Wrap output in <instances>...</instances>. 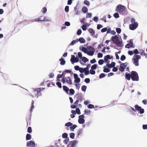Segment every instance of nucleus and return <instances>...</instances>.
I'll return each instance as SVG.
<instances>
[{
	"instance_id": "30",
	"label": "nucleus",
	"mask_w": 147,
	"mask_h": 147,
	"mask_svg": "<svg viewBox=\"0 0 147 147\" xmlns=\"http://www.w3.org/2000/svg\"><path fill=\"white\" fill-rule=\"evenodd\" d=\"M89 32L91 33L92 36L95 33L93 30L92 28H90L89 30Z\"/></svg>"
},
{
	"instance_id": "28",
	"label": "nucleus",
	"mask_w": 147,
	"mask_h": 147,
	"mask_svg": "<svg viewBox=\"0 0 147 147\" xmlns=\"http://www.w3.org/2000/svg\"><path fill=\"white\" fill-rule=\"evenodd\" d=\"M125 68L123 67V65H121V64L120 65V67L119 68V70L120 71L123 72L124 71Z\"/></svg>"
},
{
	"instance_id": "39",
	"label": "nucleus",
	"mask_w": 147,
	"mask_h": 147,
	"mask_svg": "<svg viewBox=\"0 0 147 147\" xmlns=\"http://www.w3.org/2000/svg\"><path fill=\"white\" fill-rule=\"evenodd\" d=\"M86 88H87V87H86V86H85V85H83L82 87V88H81L82 90V91L85 92L86 90Z\"/></svg>"
},
{
	"instance_id": "38",
	"label": "nucleus",
	"mask_w": 147,
	"mask_h": 147,
	"mask_svg": "<svg viewBox=\"0 0 147 147\" xmlns=\"http://www.w3.org/2000/svg\"><path fill=\"white\" fill-rule=\"evenodd\" d=\"M78 39H77L76 40H73L71 43L70 45H72L74 44L76 42H78Z\"/></svg>"
},
{
	"instance_id": "14",
	"label": "nucleus",
	"mask_w": 147,
	"mask_h": 147,
	"mask_svg": "<svg viewBox=\"0 0 147 147\" xmlns=\"http://www.w3.org/2000/svg\"><path fill=\"white\" fill-rule=\"evenodd\" d=\"M66 82L68 84L71 85L72 84V81L70 79V78L69 77H66Z\"/></svg>"
},
{
	"instance_id": "36",
	"label": "nucleus",
	"mask_w": 147,
	"mask_h": 147,
	"mask_svg": "<svg viewBox=\"0 0 147 147\" xmlns=\"http://www.w3.org/2000/svg\"><path fill=\"white\" fill-rule=\"evenodd\" d=\"M56 84L59 88H62L61 83L60 82H57L56 83Z\"/></svg>"
},
{
	"instance_id": "47",
	"label": "nucleus",
	"mask_w": 147,
	"mask_h": 147,
	"mask_svg": "<svg viewBox=\"0 0 147 147\" xmlns=\"http://www.w3.org/2000/svg\"><path fill=\"white\" fill-rule=\"evenodd\" d=\"M27 132L29 133H31L32 132V129L31 127H28L27 130Z\"/></svg>"
},
{
	"instance_id": "42",
	"label": "nucleus",
	"mask_w": 147,
	"mask_h": 147,
	"mask_svg": "<svg viewBox=\"0 0 147 147\" xmlns=\"http://www.w3.org/2000/svg\"><path fill=\"white\" fill-rule=\"evenodd\" d=\"M105 76V74L104 73H101L99 76V78H104Z\"/></svg>"
},
{
	"instance_id": "54",
	"label": "nucleus",
	"mask_w": 147,
	"mask_h": 147,
	"mask_svg": "<svg viewBox=\"0 0 147 147\" xmlns=\"http://www.w3.org/2000/svg\"><path fill=\"white\" fill-rule=\"evenodd\" d=\"M83 130L82 129H80L78 132V136L80 135L82 132Z\"/></svg>"
},
{
	"instance_id": "43",
	"label": "nucleus",
	"mask_w": 147,
	"mask_h": 147,
	"mask_svg": "<svg viewBox=\"0 0 147 147\" xmlns=\"http://www.w3.org/2000/svg\"><path fill=\"white\" fill-rule=\"evenodd\" d=\"M67 134L66 133H64L62 135V137L63 138H66L67 137Z\"/></svg>"
},
{
	"instance_id": "6",
	"label": "nucleus",
	"mask_w": 147,
	"mask_h": 147,
	"mask_svg": "<svg viewBox=\"0 0 147 147\" xmlns=\"http://www.w3.org/2000/svg\"><path fill=\"white\" fill-rule=\"evenodd\" d=\"M138 26V23L137 22H135L134 23L130 25L129 28L130 29L134 30L136 29Z\"/></svg>"
},
{
	"instance_id": "48",
	"label": "nucleus",
	"mask_w": 147,
	"mask_h": 147,
	"mask_svg": "<svg viewBox=\"0 0 147 147\" xmlns=\"http://www.w3.org/2000/svg\"><path fill=\"white\" fill-rule=\"evenodd\" d=\"M125 59V56L124 55H122L120 59L121 60L123 61Z\"/></svg>"
},
{
	"instance_id": "3",
	"label": "nucleus",
	"mask_w": 147,
	"mask_h": 147,
	"mask_svg": "<svg viewBox=\"0 0 147 147\" xmlns=\"http://www.w3.org/2000/svg\"><path fill=\"white\" fill-rule=\"evenodd\" d=\"M141 58V56L140 55H135L132 58L134 61V63L136 66L139 65V60Z\"/></svg>"
},
{
	"instance_id": "17",
	"label": "nucleus",
	"mask_w": 147,
	"mask_h": 147,
	"mask_svg": "<svg viewBox=\"0 0 147 147\" xmlns=\"http://www.w3.org/2000/svg\"><path fill=\"white\" fill-rule=\"evenodd\" d=\"M133 43L132 42H130L129 44H127L125 46V47L126 48H129L131 47H132V45Z\"/></svg>"
},
{
	"instance_id": "32",
	"label": "nucleus",
	"mask_w": 147,
	"mask_h": 147,
	"mask_svg": "<svg viewBox=\"0 0 147 147\" xmlns=\"http://www.w3.org/2000/svg\"><path fill=\"white\" fill-rule=\"evenodd\" d=\"M115 44L117 45L118 46L121 47L122 45V42L121 41H119V40L117 42V43H116Z\"/></svg>"
},
{
	"instance_id": "51",
	"label": "nucleus",
	"mask_w": 147,
	"mask_h": 147,
	"mask_svg": "<svg viewBox=\"0 0 147 147\" xmlns=\"http://www.w3.org/2000/svg\"><path fill=\"white\" fill-rule=\"evenodd\" d=\"M76 113H77L78 115H80L81 113V112H80V110L78 108L76 109Z\"/></svg>"
},
{
	"instance_id": "60",
	"label": "nucleus",
	"mask_w": 147,
	"mask_h": 147,
	"mask_svg": "<svg viewBox=\"0 0 147 147\" xmlns=\"http://www.w3.org/2000/svg\"><path fill=\"white\" fill-rule=\"evenodd\" d=\"M82 28L83 30L85 31L87 29V26L85 25H83L82 26Z\"/></svg>"
},
{
	"instance_id": "46",
	"label": "nucleus",
	"mask_w": 147,
	"mask_h": 147,
	"mask_svg": "<svg viewBox=\"0 0 147 147\" xmlns=\"http://www.w3.org/2000/svg\"><path fill=\"white\" fill-rule=\"evenodd\" d=\"M116 31L117 33L119 34L121 32V29L119 28H116Z\"/></svg>"
},
{
	"instance_id": "29",
	"label": "nucleus",
	"mask_w": 147,
	"mask_h": 147,
	"mask_svg": "<svg viewBox=\"0 0 147 147\" xmlns=\"http://www.w3.org/2000/svg\"><path fill=\"white\" fill-rule=\"evenodd\" d=\"M77 98L78 99V100H79V101H80V102H81L82 100V97L81 95H78Z\"/></svg>"
},
{
	"instance_id": "58",
	"label": "nucleus",
	"mask_w": 147,
	"mask_h": 147,
	"mask_svg": "<svg viewBox=\"0 0 147 147\" xmlns=\"http://www.w3.org/2000/svg\"><path fill=\"white\" fill-rule=\"evenodd\" d=\"M103 56V55L102 53H99L98 54L97 57L98 58H101Z\"/></svg>"
},
{
	"instance_id": "15",
	"label": "nucleus",
	"mask_w": 147,
	"mask_h": 147,
	"mask_svg": "<svg viewBox=\"0 0 147 147\" xmlns=\"http://www.w3.org/2000/svg\"><path fill=\"white\" fill-rule=\"evenodd\" d=\"M125 78L127 80H130L131 78V74H128L127 72L126 73Z\"/></svg>"
},
{
	"instance_id": "55",
	"label": "nucleus",
	"mask_w": 147,
	"mask_h": 147,
	"mask_svg": "<svg viewBox=\"0 0 147 147\" xmlns=\"http://www.w3.org/2000/svg\"><path fill=\"white\" fill-rule=\"evenodd\" d=\"M79 70L80 73H82L84 71V68H82L80 67Z\"/></svg>"
},
{
	"instance_id": "12",
	"label": "nucleus",
	"mask_w": 147,
	"mask_h": 147,
	"mask_svg": "<svg viewBox=\"0 0 147 147\" xmlns=\"http://www.w3.org/2000/svg\"><path fill=\"white\" fill-rule=\"evenodd\" d=\"M78 143V141L74 140L71 143V145H68L67 147H76V145Z\"/></svg>"
},
{
	"instance_id": "62",
	"label": "nucleus",
	"mask_w": 147,
	"mask_h": 147,
	"mask_svg": "<svg viewBox=\"0 0 147 147\" xmlns=\"http://www.w3.org/2000/svg\"><path fill=\"white\" fill-rule=\"evenodd\" d=\"M121 65H123V67L125 69L127 65V63H123L121 64Z\"/></svg>"
},
{
	"instance_id": "50",
	"label": "nucleus",
	"mask_w": 147,
	"mask_h": 147,
	"mask_svg": "<svg viewBox=\"0 0 147 147\" xmlns=\"http://www.w3.org/2000/svg\"><path fill=\"white\" fill-rule=\"evenodd\" d=\"M84 3L86 5H90V2L87 0H85L84 1Z\"/></svg>"
},
{
	"instance_id": "27",
	"label": "nucleus",
	"mask_w": 147,
	"mask_h": 147,
	"mask_svg": "<svg viewBox=\"0 0 147 147\" xmlns=\"http://www.w3.org/2000/svg\"><path fill=\"white\" fill-rule=\"evenodd\" d=\"M77 127V126L76 125H72L71 127H70V130L72 131H73L74 129Z\"/></svg>"
},
{
	"instance_id": "61",
	"label": "nucleus",
	"mask_w": 147,
	"mask_h": 147,
	"mask_svg": "<svg viewBox=\"0 0 147 147\" xmlns=\"http://www.w3.org/2000/svg\"><path fill=\"white\" fill-rule=\"evenodd\" d=\"M94 70L91 69L90 70V73L92 75H94L95 73V71Z\"/></svg>"
},
{
	"instance_id": "25",
	"label": "nucleus",
	"mask_w": 147,
	"mask_h": 147,
	"mask_svg": "<svg viewBox=\"0 0 147 147\" xmlns=\"http://www.w3.org/2000/svg\"><path fill=\"white\" fill-rule=\"evenodd\" d=\"M82 51L85 53H87V54L88 52L87 49L85 47H83L82 48Z\"/></svg>"
},
{
	"instance_id": "7",
	"label": "nucleus",
	"mask_w": 147,
	"mask_h": 147,
	"mask_svg": "<svg viewBox=\"0 0 147 147\" xmlns=\"http://www.w3.org/2000/svg\"><path fill=\"white\" fill-rule=\"evenodd\" d=\"M136 110L138 111H139L140 113V114H143L144 113V111L143 109H142L141 107L138 105H136L135 106Z\"/></svg>"
},
{
	"instance_id": "21",
	"label": "nucleus",
	"mask_w": 147,
	"mask_h": 147,
	"mask_svg": "<svg viewBox=\"0 0 147 147\" xmlns=\"http://www.w3.org/2000/svg\"><path fill=\"white\" fill-rule=\"evenodd\" d=\"M82 11L84 13H86L87 12L88 9L87 7L85 6L83 7L82 8Z\"/></svg>"
},
{
	"instance_id": "40",
	"label": "nucleus",
	"mask_w": 147,
	"mask_h": 147,
	"mask_svg": "<svg viewBox=\"0 0 147 147\" xmlns=\"http://www.w3.org/2000/svg\"><path fill=\"white\" fill-rule=\"evenodd\" d=\"M104 61L103 59H100L98 61V63L99 65H101L103 64Z\"/></svg>"
},
{
	"instance_id": "59",
	"label": "nucleus",
	"mask_w": 147,
	"mask_h": 147,
	"mask_svg": "<svg viewBox=\"0 0 147 147\" xmlns=\"http://www.w3.org/2000/svg\"><path fill=\"white\" fill-rule=\"evenodd\" d=\"M63 73L61 74H58L57 76V79L62 78L63 75Z\"/></svg>"
},
{
	"instance_id": "8",
	"label": "nucleus",
	"mask_w": 147,
	"mask_h": 147,
	"mask_svg": "<svg viewBox=\"0 0 147 147\" xmlns=\"http://www.w3.org/2000/svg\"><path fill=\"white\" fill-rule=\"evenodd\" d=\"M79 59L77 57H75L74 55H72L71 59V61L72 63H73L75 62H78L79 61Z\"/></svg>"
},
{
	"instance_id": "33",
	"label": "nucleus",
	"mask_w": 147,
	"mask_h": 147,
	"mask_svg": "<svg viewBox=\"0 0 147 147\" xmlns=\"http://www.w3.org/2000/svg\"><path fill=\"white\" fill-rule=\"evenodd\" d=\"M105 67L106 66H105L104 67V69L103 70V71L107 73L109 72L110 71V69L108 68H105Z\"/></svg>"
},
{
	"instance_id": "26",
	"label": "nucleus",
	"mask_w": 147,
	"mask_h": 147,
	"mask_svg": "<svg viewBox=\"0 0 147 147\" xmlns=\"http://www.w3.org/2000/svg\"><path fill=\"white\" fill-rule=\"evenodd\" d=\"M31 138V136L30 134H27L26 136V140H30Z\"/></svg>"
},
{
	"instance_id": "1",
	"label": "nucleus",
	"mask_w": 147,
	"mask_h": 147,
	"mask_svg": "<svg viewBox=\"0 0 147 147\" xmlns=\"http://www.w3.org/2000/svg\"><path fill=\"white\" fill-rule=\"evenodd\" d=\"M45 88H34L32 92L31 93V96L33 98L36 97L38 98L39 96L42 95L41 91L43 90Z\"/></svg>"
},
{
	"instance_id": "52",
	"label": "nucleus",
	"mask_w": 147,
	"mask_h": 147,
	"mask_svg": "<svg viewBox=\"0 0 147 147\" xmlns=\"http://www.w3.org/2000/svg\"><path fill=\"white\" fill-rule=\"evenodd\" d=\"M107 30V28H105L102 29L101 31L102 32H104L106 31Z\"/></svg>"
},
{
	"instance_id": "56",
	"label": "nucleus",
	"mask_w": 147,
	"mask_h": 147,
	"mask_svg": "<svg viewBox=\"0 0 147 147\" xmlns=\"http://www.w3.org/2000/svg\"><path fill=\"white\" fill-rule=\"evenodd\" d=\"M94 107V105L91 104H89L88 105V108L89 109L93 108Z\"/></svg>"
},
{
	"instance_id": "63",
	"label": "nucleus",
	"mask_w": 147,
	"mask_h": 147,
	"mask_svg": "<svg viewBox=\"0 0 147 147\" xmlns=\"http://www.w3.org/2000/svg\"><path fill=\"white\" fill-rule=\"evenodd\" d=\"M47 11V9L45 7H44L43 8L42 12L43 13H45Z\"/></svg>"
},
{
	"instance_id": "18",
	"label": "nucleus",
	"mask_w": 147,
	"mask_h": 147,
	"mask_svg": "<svg viewBox=\"0 0 147 147\" xmlns=\"http://www.w3.org/2000/svg\"><path fill=\"white\" fill-rule=\"evenodd\" d=\"M63 89L65 91L67 94H68L69 90L68 88L65 86H63Z\"/></svg>"
},
{
	"instance_id": "5",
	"label": "nucleus",
	"mask_w": 147,
	"mask_h": 147,
	"mask_svg": "<svg viewBox=\"0 0 147 147\" xmlns=\"http://www.w3.org/2000/svg\"><path fill=\"white\" fill-rule=\"evenodd\" d=\"M125 9V6L121 5H118L116 8V10L119 12H121L124 11Z\"/></svg>"
},
{
	"instance_id": "2",
	"label": "nucleus",
	"mask_w": 147,
	"mask_h": 147,
	"mask_svg": "<svg viewBox=\"0 0 147 147\" xmlns=\"http://www.w3.org/2000/svg\"><path fill=\"white\" fill-rule=\"evenodd\" d=\"M131 78L133 81H138L139 80L138 74L135 71H132L131 72Z\"/></svg>"
},
{
	"instance_id": "34",
	"label": "nucleus",
	"mask_w": 147,
	"mask_h": 147,
	"mask_svg": "<svg viewBox=\"0 0 147 147\" xmlns=\"http://www.w3.org/2000/svg\"><path fill=\"white\" fill-rule=\"evenodd\" d=\"M72 125V123L70 122H68L66 123L65 125L66 127L71 126Z\"/></svg>"
},
{
	"instance_id": "41",
	"label": "nucleus",
	"mask_w": 147,
	"mask_h": 147,
	"mask_svg": "<svg viewBox=\"0 0 147 147\" xmlns=\"http://www.w3.org/2000/svg\"><path fill=\"white\" fill-rule=\"evenodd\" d=\"M92 16V13H87L86 17L87 18H90Z\"/></svg>"
},
{
	"instance_id": "24",
	"label": "nucleus",
	"mask_w": 147,
	"mask_h": 147,
	"mask_svg": "<svg viewBox=\"0 0 147 147\" xmlns=\"http://www.w3.org/2000/svg\"><path fill=\"white\" fill-rule=\"evenodd\" d=\"M34 101L33 100L32 101L31 107L30 108V111L31 112L32 111V110L34 109Z\"/></svg>"
},
{
	"instance_id": "45",
	"label": "nucleus",
	"mask_w": 147,
	"mask_h": 147,
	"mask_svg": "<svg viewBox=\"0 0 147 147\" xmlns=\"http://www.w3.org/2000/svg\"><path fill=\"white\" fill-rule=\"evenodd\" d=\"M82 60L84 62H87L88 61V59L85 57H83Z\"/></svg>"
},
{
	"instance_id": "53",
	"label": "nucleus",
	"mask_w": 147,
	"mask_h": 147,
	"mask_svg": "<svg viewBox=\"0 0 147 147\" xmlns=\"http://www.w3.org/2000/svg\"><path fill=\"white\" fill-rule=\"evenodd\" d=\"M82 33V30L81 29H79L78 30L77 32V34L78 35H79L81 34Z\"/></svg>"
},
{
	"instance_id": "44",
	"label": "nucleus",
	"mask_w": 147,
	"mask_h": 147,
	"mask_svg": "<svg viewBox=\"0 0 147 147\" xmlns=\"http://www.w3.org/2000/svg\"><path fill=\"white\" fill-rule=\"evenodd\" d=\"M75 137V134L74 133H71L70 134V137L72 139H74Z\"/></svg>"
},
{
	"instance_id": "22",
	"label": "nucleus",
	"mask_w": 147,
	"mask_h": 147,
	"mask_svg": "<svg viewBox=\"0 0 147 147\" xmlns=\"http://www.w3.org/2000/svg\"><path fill=\"white\" fill-rule=\"evenodd\" d=\"M79 41L81 43H84L85 42V40L82 37L78 39Z\"/></svg>"
},
{
	"instance_id": "57",
	"label": "nucleus",
	"mask_w": 147,
	"mask_h": 147,
	"mask_svg": "<svg viewBox=\"0 0 147 147\" xmlns=\"http://www.w3.org/2000/svg\"><path fill=\"white\" fill-rule=\"evenodd\" d=\"M90 79L89 78H86L84 80V81L87 83H88L90 82Z\"/></svg>"
},
{
	"instance_id": "23",
	"label": "nucleus",
	"mask_w": 147,
	"mask_h": 147,
	"mask_svg": "<svg viewBox=\"0 0 147 147\" xmlns=\"http://www.w3.org/2000/svg\"><path fill=\"white\" fill-rule=\"evenodd\" d=\"M51 19L50 18H48L47 17H44V19L42 20V21H45L47 22L50 21Z\"/></svg>"
},
{
	"instance_id": "4",
	"label": "nucleus",
	"mask_w": 147,
	"mask_h": 147,
	"mask_svg": "<svg viewBox=\"0 0 147 147\" xmlns=\"http://www.w3.org/2000/svg\"><path fill=\"white\" fill-rule=\"evenodd\" d=\"M88 48L89 51L88 52L87 54L91 56L93 55L94 52V49L91 46H88Z\"/></svg>"
},
{
	"instance_id": "37",
	"label": "nucleus",
	"mask_w": 147,
	"mask_h": 147,
	"mask_svg": "<svg viewBox=\"0 0 147 147\" xmlns=\"http://www.w3.org/2000/svg\"><path fill=\"white\" fill-rule=\"evenodd\" d=\"M70 94L71 95H73L75 93V91L74 89H70L69 90Z\"/></svg>"
},
{
	"instance_id": "19",
	"label": "nucleus",
	"mask_w": 147,
	"mask_h": 147,
	"mask_svg": "<svg viewBox=\"0 0 147 147\" xmlns=\"http://www.w3.org/2000/svg\"><path fill=\"white\" fill-rule=\"evenodd\" d=\"M111 56L110 55H107L104 57V60L106 61L107 62L108 59H111Z\"/></svg>"
},
{
	"instance_id": "20",
	"label": "nucleus",
	"mask_w": 147,
	"mask_h": 147,
	"mask_svg": "<svg viewBox=\"0 0 147 147\" xmlns=\"http://www.w3.org/2000/svg\"><path fill=\"white\" fill-rule=\"evenodd\" d=\"M59 61H60V64L61 65H63L65 64V61L63 59V58H60Z\"/></svg>"
},
{
	"instance_id": "31",
	"label": "nucleus",
	"mask_w": 147,
	"mask_h": 147,
	"mask_svg": "<svg viewBox=\"0 0 147 147\" xmlns=\"http://www.w3.org/2000/svg\"><path fill=\"white\" fill-rule=\"evenodd\" d=\"M97 66V65L96 64H95L93 65H92L91 67V69L92 70H95L96 69Z\"/></svg>"
},
{
	"instance_id": "35",
	"label": "nucleus",
	"mask_w": 147,
	"mask_h": 147,
	"mask_svg": "<svg viewBox=\"0 0 147 147\" xmlns=\"http://www.w3.org/2000/svg\"><path fill=\"white\" fill-rule=\"evenodd\" d=\"M84 74L85 75H87L89 74V70L86 69V68H84Z\"/></svg>"
},
{
	"instance_id": "10",
	"label": "nucleus",
	"mask_w": 147,
	"mask_h": 147,
	"mask_svg": "<svg viewBox=\"0 0 147 147\" xmlns=\"http://www.w3.org/2000/svg\"><path fill=\"white\" fill-rule=\"evenodd\" d=\"M74 78L75 79L74 82L75 83H79L80 82V80L79 78L78 77V75L76 74H74Z\"/></svg>"
},
{
	"instance_id": "16",
	"label": "nucleus",
	"mask_w": 147,
	"mask_h": 147,
	"mask_svg": "<svg viewBox=\"0 0 147 147\" xmlns=\"http://www.w3.org/2000/svg\"><path fill=\"white\" fill-rule=\"evenodd\" d=\"M140 53L142 55H144L146 58H147V54H145L144 51L142 49L140 50Z\"/></svg>"
},
{
	"instance_id": "13",
	"label": "nucleus",
	"mask_w": 147,
	"mask_h": 147,
	"mask_svg": "<svg viewBox=\"0 0 147 147\" xmlns=\"http://www.w3.org/2000/svg\"><path fill=\"white\" fill-rule=\"evenodd\" d=\"M27 145L28 146H31L32 147L35 146L34 142L32 141H30L28 142L27 143Z\"/></svg>"
},
{
	"instance_id": "11",
	"label": "nucleus",
	"mask_w": 147,
	"mask_h": 147,
	"mask_svg": "<svg viewBox=\"0 0 147 147\" xmlns=\"http://www.w3.org/2000/svg\"><path fill=\"white\" fill-rule=\"evenodd\" d=\"M112 40L115 44L119 40L117 36L115 35L112 37Z\"/></svg>"
},
{
	"instance_id": "9",
	"label": "nucleus",
	"mask_w": 147,
	"mask_h": 147,
	"mask_svg": "<svg viewBox=\"0 0 147 147\" xmlns=\"http://www.w3.org/2000/svg\"><path fill=\"white\" fill-rule=\"evenodd\" d=\"M78 122L80 124H83L85 122L84 119V116L83 115H79V116Z\"/></svg>"
},
{
	"instance_id": "49",
	"label": "nucleus",
	"mask_w": 147,
	"mask_h": 147,
	"mask_svg": "<svg viewBox=\"0 0 147 147\" xmlns=\"http://www.w3.org/2000/svg\"><path fill=\"white\" fill-rule=\"evenodd\" d=\"M113 16L115 18H118L119 17V15L117 13H115L114 14Z\"/></svg>"
},
{
	"instance_id": "64",
	"label": "nucleus",
	"mask_w": 147,
	"mask_h": 147,
	"mask_svg": "<svg viewBox=\"0 0 147 147\" xmlns=\"http://www.w3.org/2000/svg\"><path fill=\"white\" fill-rule=\"evenodd\" d=\"M90 110H87L85 111V113L87 115H89L90 114Z\"/></svg>"
}]
</instances>
